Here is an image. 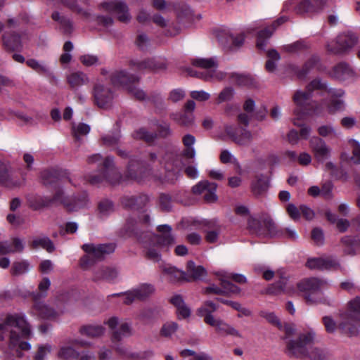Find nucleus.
Listing matches in <instances>:
<instances>
[{"label": "nucleus", "mask_w": 360, "mask_h": 360, "mask_svg": "<svg viewBox=\"0 0 360 360\" xmlns=\"http://www.w3.org/2000/svg\"><path fill=\"white\" fill-rule=\"evenodd\" d=\"M26 64L39 74H46L49 72V68L44 63L39 62L35 59H28L26 61Z\"/></svg>", "instance_id": "nucleus-54"}, {"label": "nucleus", "mask_w": 360, "mask_h": 360, "mask_svg": "<svg viewBox=\"0 0 360 360\" xmlns=\"http://www.w3.org/2000/svg\"><path fill=\"white\" fill-rule=\"evenodd\" d=\"M192 65L195 67L205 69L204 72H198L191 68H188L187 72L189 75L195 76L199 78L201 77V73H206L207 71H212L213 68H217V63L214 58H196L192 60Z\"/></svg>", "instance_id": "nucleus-25"}, {"label": "nucleus", "mask_w": 360, "mask_h": 360, "mask_svg": "<svg viewBox=\"0 0 360 360\" xmlns=\"http://www.w3.org/2000/svg\"><path fill=\"white\" fill-rule=\"evenodd\" d=\"M122 176L114 165L113 158L107 157L102 162L101 169L95 174L90 175L87 181L92 185L103 183L117 184L120 182Z\"/></svg>", "instance_id": "nucleus-8"}, {"label": "nucleus", "mask_w": 360, "mask_h": 360, "mask_svg": "<svg viewBox=\"0 0 360 360\" xmlns=\"http://www.w3.org/2000/svg\"><path fill=\"white\" fill-rule=\"evenodd\" d=\"M306 266L311 270L319 271L337 270L340 268L338 260L333 257L309 258Z\"/></svg>", "instance_id": "nucleus-13"}, {"label": "nucleus", "mask_w": 360, "mask_h": 360, "mask_svg": "<svg viewBox=\"0 0 360 360\" xmlns=\"http://www.w3.org/2000/svg\"><path fill=\"white\" fill-rule=\"evenodd\" d=\"M90 126L85 123L73 124L72 133L76 141H80L82 136H86L90 131Z\"/></svg>", "instance_id": "nucleus-45"}, {"label": "nucleus", "mask_w": 360, "mask_h": 360, "mask_svg": "<svg viewBox=\"0 0 360 360\" xmlns=\"http://www.w3.org/2000/svg\"><path fill=\"white\" fill-rule=\"evenodd\" d=\"M108 327L113 330L111 340L113 342H119L124 337L130 336L131 335V328L129 323L127 322L121 323L119 327L118 319L115 316L110 318L107 322Z\"/></svg>", "instance_id": "nucleus-17"}, {"label": "nucleus", "mask_w": 360, "mask_h": 360, "mask_svg": "<svg viewBox=\"0 0 360 360\" xmlns=\"http://www.w3.org/2000/svg\"><path fill=\"white\" fill-rule=\"evenodd\" d=\"M174 10L176 12L179 17L186 16L191 14L190 8L182 2H176L172 4Z\"/></svg>", "instance_id": "nucleus-62"}, {"label": "nucleus", "mask_w": 360, "mask_h": 360, "mask_svg": "<svg viewBox=\"0 0 360 360\" xmlns=\"http://www.w3.org/2000/svg\"><path fill=\"white\" fill-rule=\"evenodd\" d=\"M319 136L325 138L333 139L338 136L335 129L332 125H322L317 129Z\"/></svg>", "instance_id": "nucleus-56"}, {"label": "nucleus", "mask_w": 360, "mask_h": 360, "mask_svg": "<svg viewBox=\"0 0 360 360\" xmlns=\"http://www.w3.org/2000/svg\"><path fill=\"white\" fill-rule=\"evenodd\" d=\"M259 316L265 319L269 323L276 326L278 328H282V324L281 322L280 321V319L276 316V314L274 312L261 311L259 312Z\"/></svg>", "instance_id": "nucleus-55"}, {"label": "nucleus", "mask_w": 360, "mask_h": 360, "mask_svg": "<svg viewBox=\"0 0 360 360\" xmlns=\"http://www.w3.org/2000/svg\"><path fill=\"white\" fill-rule=\"evenodd\" d=\"M130 65L139 71H150L158 72L165 70L167 64L164 60L157 58H146L142 60H131Z\"/></svg>", "instance_id": "nucleus-16"}, {"label": "nucleus", "mask_w": 360, "mask_h": 360, "mask_svg": "<svg viewBox=\"0 0 360 360\" xmlns=\"http://www.w3.org/2000/svg\"><path fill=\"white\" fill-rule=\"evenodd\" d=\"M22 181L9 174L8 169L0 160V184L8 188H18L22 185Z\"/></svg>", "instance_id": "nucleus-30"}, {"label": "nucleus", "mask_w": 360, "mask_h": 360, "mask_svg": "<svg viewBox=\"0 0 360 360\" xmlns=\"http://www.w3.org/2000/svg\"><path fill=\"white\" fill-rule=\"evenodd\" d=\"M67 81L71 88L76 89L82 85L87 84L89 79L85 73L82 72H75L68 75Z\"/></svg>", "instance_id": "nucleus-34"}, {"label": "nucleus", "mask_w": 360, "mask_h": 360, "mask_svg": "<svg viewBox=\"0 0 360 360\" xmlns=\"http://www.w3.org/2000/svg\"><path fill=\"white\" fill-rule=\"evenodd\" d=\"M230 78L240 86H252L254 84V79L248 75L232 73Z\"/></svg>", "instance_id": "nucleus-49"}, {"label": "nucleus", "mask_w": 360, "mask_h": 360, "mask_svg": "<svg viewBox=\"0 0 360 360\" xmlns=\"http://www.w3.org/2000/svg\"><path fill=\"white\" fill-rule=\"evenodd\" d=\"M105 328L101 325H87L80 328L82 335L89 338H99L105 333Z\"/></svg>", "instance_id": "nucleus-37"}, {"label": "nucleus", "mask_w": 360, "mask_h": 360, "mask_svg": "<svg viewBox=\"0 0 360 360\" xmlns=\"http://www.w3.org/2000/svg\"><path fill=\"white\" fill-rule=\"evenodd\" d=\"M287 21L285 17H281L274 21L270 26L265 27L257 33V46L263 49L266 46V39L271 37L276 29L283 23Z\"/></svg>", "instance_id": "nucleus-27"}, {"label": "nucleus", "mask_w": 360, "mask_h": 360, "mask_svg": "<svg viewBox=\"0 0 360 360\" xmlns=\"http://www.w3.org/2000/svg\"><path fill=\"white\" fill-rule=\"evenodd\" d=\"M170 302L176 307L179 316L183 319L188 318L191 314L190 309L185 304L182 297L179 295L173 296Z\"/></svg>", "instance_id": "nucleus-35"}, {"label": "nucleus", "mask_w": 360, "mask_h": 360, "mask_svg": "<svg viewBox=\"0 0 360 360\" xmlns=\"http://www.w3.org/2000/svg\"><path fill=\"white\" fill-rule=\"evenodd\" d=\"M248 228L257 235H267L271 237L283 235V231L278 228L272 218L267 214H262L258 219L250 218L248 220Z\"/></svg>", "instance_id": "nucleus-9"}, {"label": "nucleus", "mask_w": 360, "mask_h": 360, "mask_svg": "<svg viewBox=\"0 0 360 360\" xmlns=\"http://www.w3.org/2000/svg\"><path fill=\"white\" fill-rule=\"evenodd\" d=\"M127 89L128 92L136 100L144 101L149 99V97L147 96L146 92L143 89L134 85V84L129 86Z\"/></svg>", "instance_id": "nucleus-57"}, {"label": "nucleus", "mask_w": 360, "mask_h": 360, "mask_svg": "<svg viewBox=\"0 0 360 360\" xmlns=\"http://www.w3.org/2000/svg\"><path fill=\"white\" fill-rule=\"evenodd\" d=\"M135 290L137 295V300H141L153 294L155 289L152 285L144 283L136 288Z\"/></svg>", "instance_id": "nucleus-52"}, {"label": "nucleus", "mask_w": 360, "mask_h": 360, "mask_svg": "<svg viewBox=\"0 0 360 360\" xmlns=\"http://www.w3.org/2000/svg\"><path fill=\"white\" fill-rule=\"evenodd\" d=\"M94 97L95 103L99 108H106L110 105L113 99V93L109 88L97 84L94 88Z\"/></svg>", "instance_id": "nucleus-20"}, {"label": "nucleus", "mask_w": 360, "mask_h": 360, "mask_svg": "<svg viewBox=\"0 0 360 360\" xmlns=\"http://www.w3.org/2000/svg\"><path fill=\"white\" fill-rule=\"evenodd\" d=\"M51 18L58 22L63 32L69 34L72 32L73 25L72 21L66 16L60 15L58 11L53 12Z\"/></svg>", "instance_id": "nucleus-38"}, {"label": "nucleus", "mask_w": 360, "mask_h": 360, "mask_svg": "<svg viewBox=\"0 0 360 360\" xmlns=\"http://www.w3.org/2000/svg\"><path fill=\"white\" fill-rule=\"evenodd\" d=\"M326 4V0H302L294 6L297 14L314 13L321 11Z\"/></svg>", "instance_id": "nucleus-22"}, {"label": "nucleus", "mask_w": 360, "mask_h": 360, "mask_svg": "<svg viewBox=\"0 0 360 360\" xmlns=\"http://www.w3.org/2000/svg\"><path fill=\"white\" fill-rule=\"evenodd\" d=\"M149 200V197L145 194L125 195L122 198L121 203L126 208L139 210L144 208Z\"/></svg>", "instance_id": "nucleus-26"}, {"label": "nucleus", "mask_w": 360, "mask_h": 360, "mask_svg": "<svg viewBox=\"0 0 360 360\" xmlns=\"http://www.w3.org/2000/svg\"><path fill=\"white\" fill-rule=\"evenodd\" d=\"M32 246L34 248H44L49 252H52L55 250L53 242L48 237L34 238L32 242Z\"/></svg>", "instance_id": "nucleus-46"}, {"label": "nucleus", "mask_w": 360, "mask_h": 360, "mask_svg": "<svg viewBox=\"0 0 360 360\" xmlns=\"http://www.w3.org/2000/svg\"><path fill=\"white\" fill-rule=\"evenodd\" d=\"M354 74L352 69L346 63H340L333 68L332 75L338 79H345Z\"/></svg>", "instance_id": "nucleus-36"}, {"label": "nucleus", "mask_w": 360, "mask_h": 360, "mask_svg": "<svg viewBox=\"0 0 360 360\" xmlns=\"http://www.w3.org/2000/svg\"><path fill=\"white\" fill-rule=\"evenodd\" d=\"M29 266L26 261L15 262L12 264L11 274L14 276L24 274L29 271Z\"/></svg>", "instance_id": "nucleus-50"}, {"label": "nucleus", "mask_w": 360, "mask_h": 360, "mask_svg": "<svg viewBox=\"0 0 360 360\" xmlns=\"http://www.w3.org/2000/svg\"><path fill=\"white\" fill-rule=\"evenodd\" d=\"M100 7L105 11L113 13L117 15L119 21L128 23L131 20L127 4L122 0H112L101 4Z\"/></svg>", "instance_id": "nucleus-11"}, {"label": "nucleus", "mask_w": 360, "mask_h": 360, "mask_svg": "<svg viewBox=\"0 0 360 360\" xmlns=\"http://www.w3.org/2000/svg\"><path fill=\"white\" fill-rule=\"evenodd\" d=\"M79 355V352L72 345H63L57 352V357L63 360L77 359Z\"/></svg>", "instance_id": "nucleus-41"}, {"label": "nucleus", "mask_w": 360, "mask_h": 360, "mask_svg": "<svg viewBox=\"0 0 360 360\" xmlns=\"http://www.w3.org/2000/svg\"><path fill=\"white\" fill-rule=\"evenodd\" d=\"M316 333L310 328L300 333L297 338L290 340L286 345V354L290 357L305 359L309 356V349L315 342Z\"/></svg>", "instance_id": "nucleus-6"}, {"label": "nucleus", "mask_w": 360, "mask_h": 360, "mask_svg": "<svg viewBox=\"0 0 360 360\" xmlns=\"http://www.w3.org/2000/svg\"><path fill=\"white\" fill-rule=\"evenodd\" d=\"M221 286L219 288L215 285H210L204 289L205 294H215V295H229V294H238L240 289L236 285L231 283L229 281L220 278Z\"/></svg>", "instance_id": "nucleus-21"}, {"label": "nucleus", "mask_w": 360, "mask_h": 360, "mask_svg": "<svg viewBox=\"0 0 360 360\" xmlns=\"http://www.w3.org/2000/svg\"><path fill=\"white\" fill-rule=\"evenodd\" d=\"M217 185L215 183H210L208 181H202L192 188V191L195 195L203 194L206 202H214L217 200L216 195Z\"/></svg>", "instance_id": "nucleus-18"}, {"label": "nucleus", "mask_w": 360, "mask_h": 360, "mask_svg": "<svg viewBox=\"0 0 360 360\" xmlns=\"http://www.w3.org/2000/svg\"><path fill=\"white\" fill-rule=\"evenodd\" d=\"M3 44L8 51H13L22 48L20 37L16 34H4L2 36Z\"/></svg>", "instance_id": "nucleus-31"}, {"label": "nucleus", "mask_w": 360, "mask_h": 360, "mask_svg": "<svg viewBox=\"0 0 360 360\" xmlns=\"http://www.w3.org/2000/svg\"><path fill=\"white\" fill-rule=\"evenodd\" d=\"M141 168L140 163L130 160L127 166V176L129 178L139 180L141 178L140 172L138 170Z\"/></svg>", "instance_id": "nucleus-51"}, {"label": "nucleus", "mask_w": 360, "mask_h": 360, "mask_svg": "<svg viewBox=\"0 0 360 360\" xmlns=\"http://www.w3.org/2000/svg\"><path fill=\"white\" fill-rule=\"evenodd\" d=\"M117 271L114 268L103 267L97 270L95 273L94 278L96 280H106L112 281L117 276Z\"/></svg>", "instance_id": "nucleus-39"}, {"label": "nucleus", "mask_w": 360, "mask_h": 360, "mask_svg": "<svg viewBox=\"0 0 360 360\" xmlns=\"http://www.w3.org/2000/svg\"><path fill=\"white\" fill-rule=\"evenodd\" d=\"M37 204H33L30 201V206L34 209H38L41 207L48 206L52 203L60 202L63 205V201L68 200L69 197H65L64 192L60 187H56L55 193L51 198L43 199L41 197H36Z\"/></svg>", "instance_id": "nucleus-28"}, {"label": "nucleus", "mask_w": 360, "mask_h": 360, "mask_svg": "<svg viewBox=\"0 0 360 360\" xmlns=\"http://www.w3.org/2000/svg\"><path fill=\"white\" fill-rule=\"evenodd\" d=\"M328 111L330 113H335L337 111L343 110L345 108L344 101L338 98L331 99L330 103L327 105Z\"/></svg>", "instance_id": "nucleus-61"}, {"label": "nucleus", "mask_w": 360, "mask_h": 360, "mask_svg": "<svg viewBox=\"0 0 360 360\" xmlns=\"http://www.w3.org/2000/svg\"><path fill=\"white\" fill-rule=\"evenodd\" d=\"M349 143L352 148V153H353L352 160H353V162L354 163L360 164V145H359V143L355 140L350 141Z\"/></svg>", "instance_id": "nucleus-64"}, {"label": "nucleus", "mask_w": 360, "mask_h": 360, "mask_svg": "<svg viewBox=\"0 0 360 360\" xmlns=\"http://www.w3.org/2000/svg\"><path fill=\"white\" fill-rule=\"evenodd\" d=\"M215 329L217 333L222 334L224 335H231L239 338H242V335L237 329H236L233 326L229 325V323H226L223 320H221V321H219V323L218 324Z\"/></svg>", "instance_id": "nucleus-40"}, {"label": "nucleus", "mask_w": 360, "mask_h": 360, "mask_svg": "<svg viewBox=\"0 0 360 360\" xmlns=\"http://www.w3.org/2000/svg\"><path fill=\"white\" fill-rule=\"evenodd\" d=\"M51 285L50 280L48 278H44L38 285L40 293L37 292L34 295L33 298L37 300L41 297L46 296V292L48 290Z\"/></svg>", "instance_id": "nucleus-60"}, {"label": "nucleus", "mask_w": 360, "mask_h": 360, "mask_svg": "<svg viewBox=\"0 0 360 360\" xmlns=\"http://www.w3.org/2000/svg\"><path fill=\"white\" fill-rule=\"evenodd\" d=\"M309 148L314 158L319 162H323L330 155V148L319 136H313L310 139Z\"/></svg>", "instance_id": "nucleus-15"}, {"label": "nucleus", "mask_w": 360, "mask_h": 360, "mask_svg": "<svg viewBox=\"0 0 360 360\" xmlns=\"http://www.w3.org/2000/svg\"><path fill=\"white\" fill-rule=\"evenodd\" d=\"M326 86L319 79H315L307 86L305 91H297L293 96V102L296 105L294 110L293 124L300 127L299 136L300 139H307L311 133V127L302 124V120L305 116L309 114L310 107L309 99L311 93L315 89H325Z\"/></svg>", "instance_id": "nucleus-3"}, {"label": "nucleus", "mask_w": 360, "mask_h": 360, "mask_svg": "<svg viewBox=\"0 0 360 360\" xmlns=\"http://www.w3.org/2000/svg\"><path fill=\"white\" fill-rule=\"evenodd\" d=\"M225 132L229 137L236 144L243 146H249L252 141V133L245 129L226 125Z\"/></svg>", "instance_id": "nucleus-14"}, {"label": "nucleus", "mask_w": 360, "mask_h": 360, "mask_svg": "<svg viewBox=\"0 0 360 360\" xmlns=\"http://www.w3.org/2000/svg\"><path fill=\"white\" fill-rule=\"evenodd\" d=\"M132 136L135 139L143 140L146 143H150L155 139L156 134L148 132L144 128H140L132 134Z\"/></svg>", "instance_id": "nucleus-48"}, {"label": "nucleus", "mask_w": 360, "mask_h": 360, "mask_svg": "<svg viewBox=\"0 0 360 360\" xmlns=\"http://www.w3.org/2000/svg\"><path fill=\"white\" fill-rule=\"evenodd\" d=\"M41 182L44 186H57L58 174L55 170H44L41 173Z\"/></svg>", "instance_id": "nucleus-44"}, {"label": "nucleus", "mask_w": 360, "mask_h": 360, "mask_svg": "<svg viewBox=\"0 0 360 360\" xmlns=\"http://www.w3.org/2000/svg\"><path fill=\"white\" fill-rule=\"evenodd\" d=\"M358 42L357 35L352 31L340 33L336 38L327 43V51L334 55L349 52Z\"/></svg>", "instance_id": "nucleus-10"}, {"label": "nucleus", "mask_w": 360, "mask_h": 360, "mask_svg": "<svg viewBox=\"0 0 360 360\" xmlns=\"http://www.w3.org/2000/svg\"><path fill=\"white\" fill-rule=\"evenodd\" d=\"M178 329V324L175 322H167L165 323L161 330L160 335L164 337H170Z\"/></svg>", "instance_id": "nucleus-58"}, {"label": "nucleus", "mask_w": 360, "mask_h": 360, "mask_svg": "<svg viewBox=\"0 0 360 360\" xmlns=\"http://www.w3.org/2000/svg\"><path fill=\"white\" fill-rule=\"evenodd\" d=\"M115 246L112 243L84 244L82 250L86 252L80 259V265L83 269H87L98 261L103 259L108 255L115 251Z\"/></svg>", "instance_id": "nucleus-7"}, {"label": "nucleus", "mask_w": 360, "mask_h": 360, "mask_svg": "<svg viewBox=\"0 0 360 360\" xmlns=\"http://www.w3.org/2000/svg\"><path fill=\"white\" fill-rule=\"evenodd\" d=\"M162 270L165 274L168 276L169 280L171 282L180 281L185 280L189 281L190 279L186 277V273L179 269H177L174 266L170 265H165L162 267Z\"/></svg>", "instance_id": "nucleus-33"}, {"label": "nucleus", "mask_w": 360, "mask_h": 360, "mask_svg": "<svg viewBox=\"0 0 360 360\" xmlns=\"http://www.w3.org/2000/svg\"><path fill=\"white\" fill-rule=\"evenodd\" d=\"M340 317L339 329L347 335H356L358 334L356 323H360V297H356L349 301L347 310L340 312Z\"/></svg>", "instance_id": "nucleus-5"}, {"label": "nucleus", "mask_w": 360, "mask_h": 360, "mask_svg": "<svg viewBox=\"0 0 360 360\" xmlns=\"http://www.w3.org/2000/svg\"><path fill=\"white\" fill-rule=\"evenodd\" d=\"M89 198L86 193L82 192L74 195L68 200L63 201V206L68 212H77L86 208L89 205Z\"/></svg>", "instance_id": "nucleus-23"}, {"label": "nucleus", "mask_w": 360, "mask_h": 360, "mask_svg": "<svg viewBox=\"0 0 360 360\" xmlns=\"http://www.w3.org/2000/svg\"><path fill=\"white\" fill-rule=\"evenodd\" d=\"M328 285L326 280L315 277L302 279L297 283V287L309 304H324L332 305L333 301L323 297L321 290Z\"/></svg>", "instance_id": "nucleus-4"}, {"label": "nucleus", "mask_w": 360, "mask_h": 360, "mask_svg": "<svg viewBox=\"0 0 360 360\" xmlns=\"http://www.w3.org/2000/svg\"><path fill=\"white\" fill-rule=\"evenodd\" d=\"M110 79L114 86L127 89L131 84L138 82L139 77L137 75L129 74L124 70H120L112 73Z\"/></svg>", "instance_id": "nucleus-24"}, {"label": "nucleus", "mask_w": 360, "mask_h": 360, "mask_svg": "<svg viewBox=\"0 0 360 360\" xmlns=\"http://www.w3.org/2000/svg\"><path fill=\"white\" fill-rule=\"evenodd\" d=\"M187 273L190 280H198L206 275V270L202 266H195L193 261H189L187 264Z\"/></svg>", "instance_id": "nucleus-42"}, {"label": "nucleus", "mask_w": 360, "mask_h": 360, "mask_svg": "<svg viewBox=\"0 0 360 360\" xmlns=\"http://www.w3.org/2000/svg\"><path fill=\"white\" fill-rule=\"evenodd\" d=\"M36 313L42 319H51L58 316L56 311L44 302H36L34 305Z\"/></svg>", "instance_id": "nucleus-32"}, {"label": "nucleus", "mask_w": 360, "mask_h": 360, "mask_svg": "<svg viewBox=\"0 0 360 360\" xmlns=\"http://www.w3.org/2000/svg\"><path fill=\"white\" fill-rule=\"evenodd\" d=\"M276 275L279 276V280L268 288V293L274 295L292 293L294 291L293 285L290 283L285 274L282 271H278Z\"/></svg>", "instance_id": "nucleus-19"}, {"label": "nucleus", "mask_w": 360, "mask_h": 360, "mask_svg": "<svg viewBox=\"0 0 360 360\" xmlns=\"http://www.w3.org/2000/svg\"><path fill=\"white\" fill-rule=\"evenodd\" d=\"M136 45L141 50L146 49L150 44L148 35L143 32H139L135 41Z\"/></svg>", "instance_id": "nucleus-59"}, {"label": "nucleus", "mask_w": 360, "mask_h": 360, "mask_svg": "<svg viewBox=\"0 0 360 360\" xmlns=\"http://www.w3.org/2000/svg\"><path fill=\"white\" fill-rule=\"evenodd\" d=\"M98 210L103 215H108L113 212L114 207L112 202L109 200H103L98 205Z\"/></svg>", "instance_id": "nucleus-63"}, {"label": "nucleus", "mask_w": 360, "mask_h": 360, "mask_svg": "<svg viewBox=\"0 0 360 360\" xmlns=\"http://www.w3.org/2000/svg\"><path fill=\"white\" fill-rule=\"evenodd\" d=\"M150 215L146 212L140 214L137 217H130L124 225L125 231L130 236H134L139 240L146 243L148 240L156 242L162 247H169L175 243V238L172 236V227L169 225H160L158 226L159 235H153L147 231L150 225Z\"/></svg>", "instance_id": "nucleus-2"}, {"label": "nucleus", "mask_w": 360, "mask_h": 360, "mask_svg": "<svg viewBox=\"0 0 360 360\" xmlns=\"http://www.w3.org/2000/svg\"><path fill=\"white\" fill-rule=\"evenodd\" d=\"M32 336L31 326L22 314H8L0 321V340H8V349L4 353L5 360H15V356L21 358L22 351L31 349L27 342H20Z\"/></svg>", "instance_id": "nucleus-1"}, {"label": "nucleus", "mask_w": 360, "mask_h": 360, "mask_svg": "<svg viewBox=\"0 0 360 360\" xmlns=\"http://www.w3.org/2000/svg\"><path fill=\"white\" fill-rule=\"evenodd\" d=\"M193 225L197 229H204L205 232V239L209 243H217L221 233V226L217 220L194 221Z\"/></svg>", "instance_id": "nucleus-12"}, {"label": "nucleus", "mask_w": 360, "mask_h": 360, "mask_svg": "<svg viewBox=\"0 0 360 360\" xmlns=\"http://www.w3.org/2000/svg\"><path fill=\"white\" fill-rule=\"evenodd\" d=\"M170 117L178 124L184 127H191L194 121L193 115L191 113H172Z\"/></svg>", "instance_id": "nucleus-43"}, {"label": "nucleus", "mask_w": 360, "mask_h": 360, "mask_svg": "<svg viewBox=\"0 0 360 360\" xmlns=\"http://www.w3.org/2000/svg\"><path fill=\"white\" fill-rule=\"evenodd\" d=\"M121 139L120 133L116 132L115 134H105L101 136L102 144L106 146H114L117 145Z\"/></svg>", "instance_id": "nucleus-53"}, {"label": "nucleus", "mask_w": 360, "mask_h": 360, "mask_svg": "<svg viewBox=\"0 0 360 360\" xmlns=\"http://www.w3.org/2000/svg\"><path fill=\"white\" fill-rule=\"evenodd\" d=\"M268 60L265 64L266 70L269 72H273L276 68V63L281 59L280 54L275 49L269 50L267 52Z\"/></svg>", "instance_id": "nucleus-47"}, {"label": "nucleus", "mask_w": 360, "mask_h": 360, "mask_svg": "<svg viewBox=\"0 0 360 360\" xmlns=\"http://www.w3.org/2000/svg\"><path fill=\"white\" fill-rule=\"evenodd\" d=\"M251 192L256 198L264 197L269 188L268 178L264 174H257L250 184Z\"/></svg>", "instance_id": "nucleus-29"}]
</instances>
